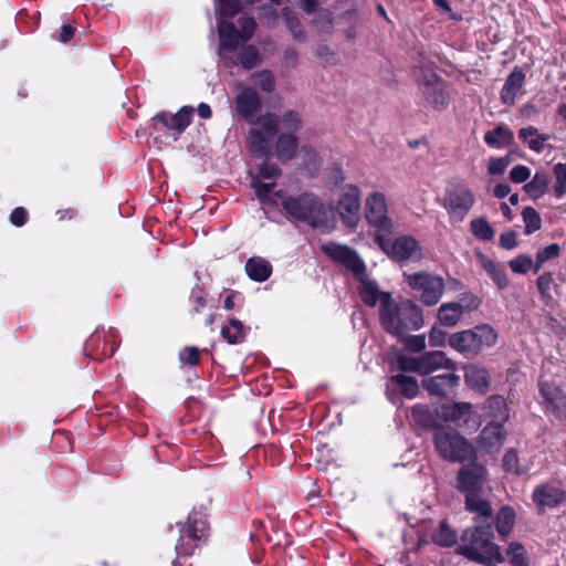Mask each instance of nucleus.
Instances as JSON below:
<instances>
[{
	"label": "nucleus",
	"instance_id": "69168bd1",
	"mask_svg": "<svg viewBox=\"0 0 566 566\" xmlns=\"http://www.w3.org/2000/svg\"><path fill=\"white\" fill-rule=\"evenodd\" d=\"M426 347V338L423 335H412L406 340V348L413 353H419Z\"/></svg>",
	"mask_w": 566,
	"mask_h": 566
},
{
	"label": "nucleus",
	"instance_id": "ea45409f",
	"mask_svg": "<svg viewBox=\"0 0 566 566\" xmlns=\"http://www.w3.org/2000/svg\"><path fill=\"white\" fill-rule=\"evenodd\" d=\"M352 190L353 188L349 187L348 191L342 195L337 203V211L349 228L354 227V196Z\"/></svg>",
	"mask_w": 566,
	"mask_h": 566
},
{
	"label": "nucleus",
	"instance_id": "864d4df0",
	"mask_svg": "<svg viewBox=\"0 0 566 566\" xmlns=\"http://www.w3.org/2000/svg\"><path fill=\"white\" fill-rule=\"evenodd\" d=\"M533 265V259L526 254H520L509 262V266L514 273L526 274Z\"/></svg>",
	"mask_w": 566,
	"mask_h": 566
},
{
	"label": "nucleus",
	"instance_id": "37998d69",
	"mask_svg": "<svg viewBox=\"0 0 566 566\" xmlns=\"http://www.w3.org/2000/svg\"><path fill=\"white\" fill-rule=\"evenodd\" d=\"M502 468L506 473L521 476L527 472L526 468L520 464V458L515 449L506 450L502 460Z\"/></svg>",
	"mask_w": 566,
	"mask_h": 566
},
{
	"label": "nucleus",
	"instance_id": "bb28decb",
	"mask_svg": "<svg viewBox=\"0 0 566 566\" xmlns=\"http://www.w3.org/2000/svg\"><path fill=\"white\" fill-rule=\"evenodd\" d=\"M478 260L499 290L503 291L510 285L507 273L502 264L496 263L483 253L478 254Z\"/></svg>",
	"mask_w": 566,
	"mask_h": 566
},
{
	"label": "nucleus",
	"instance_id": "39448f33",
	"mask_svg": "<svg viewBox=\"0 0 566 566\" xmlns=\"http://www.w3.org/2000/svg\"><path fill=\"white\" fill-rule=\"evenodd\" d=\"M497 340L499 333L493 326L479 324L471 329L451 334L448 344L452 349L469 358L478 356L485 347H494Z\"/></svg>",
	"mask_w": 566,
	"mask_h": 566
},
{
	"label": "nucleus",
	"instance_id": "4c0bfd02",
	"mask_svg": "<svg viewBox=\"0 0 566 566\" xmlns=\"http://www.w3.org/2000/svg\"><path fill=\"white\" fill-rule=\"evenodd\" d=\"M524 191L534 200L542 198L548 190V176L536 171L532 180L524 185Z\"/></svg>",
	"mask_w": 566,
	"mask_h": 566
},
{
	"label": "nucleus",
	"instance_id": "b1692460",
	"mask_svg": "<svg viewBox=\"0 0 566 566\" xmlns=\"http://www.w3.org/2000/svg\"><path fill=\"white\" fill-rule=\"evenodd\" d=\"M481 493L468 494L464 496V507L468 512L475 514L474 523H493V509L490 501L481 497Z\"/></svg>",
	"mask_w": 566,
	"mask_h": 566
},
{
	"label": "nucleus",
	"instance_id": "f704fd0d",
	"mask_svg": "<svg viewBox=\"0 0 566 566\" xmlns=\"http://www.w3.org/2000/svg\"><path fill=\"white\" fill-rule=\"evenodd\" d=\"M515 520L516 514L512 506H501L495 516V527L497 533L504 538L507 537L515 525Z\"/></svg>",
	"mask_w": 566,
	"mask_h": 566
},
{
	"label": "nucleus",
	"instance_id": "0eeeda50",
	"mask_svg": "<svg viewBox=\"0 0 566 566\" xmlns=\"http://www.w3.org/2000/svg\"><path fill=\"white\" fill-rule=\"evenodd\" d=\"M432 440L438 454L446 461L464 463L478 458L473 446L451 428H437Z\"/></svg>",
	"mask_w": 566,
	"mask_h": 566
},
{
	"label": "nucleus",
	"instance_id": "338daca9",
	"mask_svg": "<svg viewBox=\"0 0 566 566\" xmlns=\"http://www.w3.org/2000/svg\"><path fill=\"white\" fill-rule=\"evenodd\" d=\"M28 219V212L24 208L18 207L15 208L10 216V221L15 227H22Z\"/></svg>",
	"mask_w": 566,
	"mask_h": 566
},
{
	"label": "nucleus",
	"instance_id": "2f4dec72",
	"mask_svg": "<svg viewBox=\"0 0 566 566\" xmlns=\"http://www.w3.org/2000/svg\"><path fill=\"white\" fill-rule=\"evenodd\" d=\"M518 138L526 143L528 148L537 154L545 149V144L549 139V135L539 134L534 126L522 127L518 130Z\"/></svg>",
	"mask_w": 566,
	"mask_h": 566
},
{
	"label": "nucleus",
	"instance_id": "052dcab7",
	"mask_svg": "<svg viewBox=\"0 0 566 566\" xmlns=\"http://www.w3.org/2000/svg\"><path fill=\"white\" fill-rule=\"evenodd\" d=\"M531 176V170L524 165H516L510 171V179L515 184L525 182Z\"/></svg>",
	"mask_w": 566,
	"mask_h": 566
},
{
	"label": "nucleus",
	"instance_id": "cd10ccee",
	"mask_svg": "<svg viewBox=\"0 0 566 566\" xmlns=\"http://www.w3.org/2000/svg\"><path fill=\"white\" fill-rule=\"evenodd\" d=\"M411 417L415 423L423 430H432L434 432L437 428H443L438 413L432 412L428 406L415 405L411 409Z\"/></svg>",
	"mask_w": 566,
	"mask_h": 566
},
{
	"label": "nucleus",
	"instance_id": "603ef678",
	"mask_svg": "<svg viewBox=\"0 0 566 566\" xmlns=\"http://www.w3.org/2000/svg\"><path fill=\"white\" fill-rule=\"evenodd\" d=\"M281 124L282 128L286 130L285 134L295 135L296 132L301 128V119L297 113L293 111L285 112L281 119L279 118V125Z\"/></svg>",
	"mask_w": 566,
	"mask_h": 566
},
{
	"label": "nucleus",
	"instance_id": "a211bd4d",
	"mask_svg": "<svg viewBox=\"0 0 566 566\" xmlns=\"http://www.w3.org/2000/svg\"><path fill=\"white\" fill-rule=\"evenodd\" d=\"M467 298L469 300L467 305L459 302H449L440 305L438 310V321L441 326H455L462 318L465 310H476L481 304V300L476 295L470 294Z\"/></svg>",
	"mask_w": 566,
	"mask_h": 566
},
{
	"label": "nucleus",
	"instance_id": "dca6fc26",
	"mask_svg": "<svg viewBox=\"0 0 566 566\" xmlns=\"http://www.w3.org/2000/svg\"><path fill=\"white\" fill-rule=\"evenodd\" d=\"M387 212L384 193L374 192L366 199L365 217L367 222L376 229L377 233H391L392 221Z\"/></svg>",
	"mask_w": 566,
	"mask_h": 566
},
{
	"label": "nucleus",
	"instance_id": "c756f323",
	"mask_svg": "<svg viewBox=\"0 0 566 566\" xmlns=\"http://www.w3.org/2000/svg\"><path fill=\"white\" fill-rule=\"evenodd\" d=\"M483 139L489 147L499 149L513 144L514 133L504 124H500L494 129L488 130Z\"/></svg>",
	"mask_w": 566,
	"mask_h": 566
},
{
	"label": "nucleus",
	"instance_id": "e433bc0d",
	"mask_svg": "<svg viewBox=\"0 0 566 566\" xmlns=\"http://www.w3.org/2000/svg\"><path fill=\"white\" fill-rule=\"evenodd\" d=\"M441 412L443 420L455 422L467 416H471L473 413V405L471 402L442 405Z\"/></svg>",
	"mask_w": 566,
	"mask_h": 566
},
{
	"label": "nucleus",
	"instance_id": "6e6d98bb",
	"mask_svg": "<svg viewBox=\"0 0 566 566\" xmlns=\"http://www.w3.org/2000/svg\"><path fill=\"white\" fill-rule=\"evenodd\" d=\"M251 186L254 189L256 197L261 201H265L272 192L275 182H262L259 178H253Z\"/></svg>",
	"mask_w": 566,
	"mask_h": 566
},
{
	"label": "nucleus",
	"instance_id": "5701e85b",
	"mask_svg": "<svg viewBox=\"0 0 566 566\" xmlns=\"http://www.w3.org/2000/svg\"><path fill=\"white\" fill-rule=\"evenodd\" d=\"M525 73L520 66H515L505 78L504 85L500 92L501 102L506 106H513L516 96L525 83Z\"/></svg>",
	"mask_w": 566,
	"mask_h": 566
},
{
	"label": "nucleus",
	"instance_id": "0e129e2a",
	"mask_svg": "<svg viewBox=\"0 0 566 566\" xmlns=\"http://www.w3.org/2000/svg\"><path fill=\"white\" fill-rule=\"evenodd\" d=\"M560 248L557 243H552L537 251L536 255L539 261L547 262L548 260L556 259L559 256Z\"/></svg>",
	"mask_w": 566,
	"mask_h": 566
},
{
	"label": "nucleus",
	"instance_id": "6e6552de",
	"mask_svg": "<svg viewBox=\"0 0 566 566\" xmlns=\"http://www.w3.org/2000/svg\"><path fill=\"white\" fill-rule=\"evenodd\" d=\"M538 403L552 422L566 426V391L541 376L537 382Z\"/></svg>",
	"mask_w": 566,
	"mask_h": 566
},
{
	"label": "nucleus",
	"instance_id": "e2e57ef3",
	"mask_svg": "<svg viewBox=\"0 0 566 566\" xmlns=\"http://www.w3.org/2000/svg\"><path fill=\"white\" fill-rule=\"evenodd\" d=\"M500 247L505 250H513L518 245L517 233L514 230L506 231L500 235Z\"/></svg>",
	"mask_w": 566,
	"mask_h": 566
},
{
	"label": "nucleus",
	"instance_id": "5fc2aeb1",
	"mask_svg": "<svg viewBox=\"0 0 566 566\" xmlns=\"http://www.w3.org/2000/svg\"><path fill=\"white\" fill-rule=\"evenodd\" d=\"M239 30L238 33L241 35L243 41H248L252 38L255 28L256 22L253 18L250 17H240L238 19Z\"/></svg>",
	"mask_w": 566,
	"mask_h": 566
},
{
	"label": "nucleus",
	"instance_id": "f03ea898",
	"mask_svg": "<svg viewBox=\"0 0 566 566\" xmlns=\"http://www.w3.org/2000/svg\"><path fill=\"white\" fill-rule=\"evenodd\" d=\"M459 553L470 560L492 565L504 560L494 542L493 523H474L461 535Z\"/></svg>",
	"mask_w": 566,
	"mask_h": 566
},
{
	"label": "nucleus",
	"instance_id": "a18cd8bd",
	"mask_svg": "<svg viewBox=\"0 0 566 566\" xmlns=\"http://www.w3.org/2000/svg\"><path fill=\"white\" fill-rule=\"evenodd\" d=\"M251 82L265 93H272L275 90V77L269 70L255 72L250 77Z\"/></svg>",
	"mask_w": 566,
	"mask_h": 566
},
{
	"label": "nucleus",
	"instance_id": "a19ab883",
	"mask_svg": "<svg viewBox=\"0 0 566 566\" xmlns=\"http://www.w3.org/2000/svg\"><path fill=\"white\" fill-rule=\"evenodd\" d=\"M458 534L447 522H441L432 533V542L442 547H451L457 543Z\"/></svg>",
	"mask_w": 566,
	"mask_h": 566
},
{
	"label": "nucleus",
	"instance_id": "4468645a",
	"mask_svg": "<svg viewBox=\"0 0 566 566\" xmlns=\"http://www.w3.org/2000/svg\"><path fill=\"white\" fill-rule=\"evenodd\" d=\"M356 282L358 283L357 291L361 302L369 307H374L380 303V308H382L385 295L389 293L380 291L378 283L368 276L365 262L357 254Z\"/></svg>",
	"mask_w": 566,
	"mask_h": 566
},
{
	"label": "nucleus",
	"instance_id": "58836bf2",
	"mask_svg": "<svg viewBox=\"0 0 566 566\" xmlns=\"http://www.w3.org/2000/svg\"><path fill=\"white\" fill-rule=\"evenodd\" d=\"M281 17L293 39L304 42L306 40V32L296 14L290 8H283L281 10Z\"/></svg>",
	"mask_w": 566,
	"mask_h": 566
},
{
	"label": "nucleus",
	"instance_id": "de8ad7c7",
	"mask_svg": "<svg viewBox=\"0 0 566 566\" xmlns=\"http://www.w3.org/2000/svg\"><path fill=\"white\" fill-rule=\"evenodd\" d=\"M522 218L525 223V234H532L541 229L542 219L535 208L525 207L522 211Z\"/></svg>",
	"mask_w": 566,
	"mask_h": 566
},
{
	"label": "nucleus",
	"instance_id": "c03bdc74",
	"mask_svg": "<svg viewBox=\"0 0 566 566\" xmlns=\"http://www.w3.org/2000/svg\"><path fill=\"white\" fill-rule=\"evenodd\" d=\"M238 65L241 64L243 69L251 70L260 62L259 50L251 44L243 45L239 52Z\"/></svg>",
	"mask_w": 566,
	"mask_h": 566
},
{
	"label": "nucleus",
	"instance_id": "79ce46f5",
	"mask_svg": "<svg viewBox=\"0 0 566 566\" xmlns=\"http://www.w3.org/2000/svg\"><path fill=\"white\" fill-rule=\"evenodd\" d=\"M470 228L473 235L482 241H490L495 234L493 227L484 217L471 220Z\"/></svg>",
	"mask_w": 566,
	"mask_h": 566
},
{
	"label": "nucleus",
	"instance_id": "680f3d73",
	"mask_svg": "<svg viewBox=\"0 0 566 566\" xmlns=\"http://www.w3.org/2000/svg\"><path fill=\"white\" fill-rule=\"evenodd\" d=\"M281 175V169L273 163L264 161L259 168V177L274 179Z\"/></svg>",
	"mask_w": 566,
	"mask_h": 566
},
{
	"label": "nucleus",
	"instance_id": "c9c22d12",
	"mask_svg": "<svg viewBox=\"0 0 566 566\" xmlns=\"http://www.w3.org/2000/svg\"><path fill=\"white\" fill-rule=\"evenodd\" d=\"M324 251L336 262L345 265V268L354 272V250L337 243H328L324 245Z\"/></svg>",
	"mask_w": 566,
	"mask_h": 566
},
{
	"label": "nucleus",
	"instance_id": "20e7f679",
	"mask_svg": "<svg viewBox=\"0 0 566 566\" xmlns=\"http://www.w3.org/2000/svg\"><path fill=\"white\" fill-rule=\"evenodd\" d=\"M284 211L293 219L303 221L314 229L328 231L331 229L328 209L314 193L304 192L289 196L282 200Z\"/></svg>",
	"mask_w": 566,
	"mask_h": 566
},
{
	"label": "nucleus",
	"instance_id": "1a4fd4ad",
	"mask_svg": "<svg viewBox=\"0 0 566 566\" xmlns=\"http://www.w3.org/2000/svg\"><path fill=\"white\" fill-rule=\"evenodd\" d=\"M474 203V193L465 184H451L446 188L442 206L451 220L463 221Z\"/></svg>",
	"mask_w": 566,
	"mask_h": 566
},
{
	"label": "nucleus",
	"instance_id": "f8f14e48",
	"mask_svg": "<svg viewBox=\"0 0 566 566\" xmlns=\"http://www.w3.org/2000/svg\"><path fill=\"white\" fill-rule=\"evenodd\" d=\"M388 233H376L375 242L392 260L402 262L409 260L419 250L418 241L411 235H401L391 240Z\"/></svg>",
	"mask_w": 566,
	"mask_h": 566
},
{
	"label": "nucleus",
	"instance_id": "9b49d317",
	"mask_svg": "<svg viewBox=\"0 0 566 566\" xmlns=\"http://www.w3.org/2000/svg\"><path fill=\"white\" fill-rule=\"evenodd\" d=\"M458 471L455 488L464 496L473 493H481L488 479L486 468L474 460H467Z\"/></svg>",
	"mask_w": 566,
	"mask_h": 566
},
{
	"label": "nucleus",
	"instance_id": "7c9ffc66",
	"mask_svg": "<svg viewBox=\"0 0 566 566\" xmlns=\"http://www.w3.org/2000/svg\"><path fill=\"white\" fill-rule=\"evenodd\" d=\"M247 275L255 282H264L272 274L271 263L261 256H252L245 262Z\"/></svg>",
	"mask_w": 566,
	"mask_h": 566
},
{
	"label": "nucleus",
	"instance_id": "bf43d9fd",
	"mask_svg": "<svg viewBox=\"0 0 566 566\" xmlns=\"http://www.w3.org/2000/svg\"><path fill=\"white\" fill-rule=\"evenodd\" d=\"M179 359L182 364L195 366L199 361V349L195 346L185 347L179 353Z\"/></svg>",
	"mask_w": 566,
	"mask_h": 566
},
{
	"label": "nucleus",
	"instance_id": "6ab92c4d",
	"mask_svg": "<svg viewBox=\"0 0 566 566\" xmlns=\"http://www.w3.org/2000/svg\"><path fill=\"white\" fill-rule=\"evenodd\" d=\"M192 114L193 108L191 106H184L174 115L167 112H159L153 117V122L155 128L160 124L163 127L180 134L190 125Z\"/></svg>",
	"mask_w": 566,
	"mask_h": 566
},
{
	"label": "nucleus",
	"instance_id": "09e8293b",
	"mask_svg": "<svg viewBox=\"0 0 566 566\" xmlns=\"http://www.w3.org/2000/svg\"><path fill=\"white\" fill-rule=\"evenodd\" d=\"M397 368L402 373H418L422 375L421 363L419 357H410L400 354L396 358Z\"/></svg>",
	"mask_w": 566,
	"mask_h": 566
},
{
	"label": "nucleus",
	"instance_id": "4be33fe9",
	"mask_svg": "<svg viewBox=\"0 0 566 566\" xmlns=\"http://www.w3.org/2000/svg\"><path fill=\"white\" fill-rule=\"evenodd\" d=\"M506 439L504 423L490 421L480 432L478 443L481 449L491 451L501 448Z\"/></svg>",
	"mask_w": 566,
	"mask_h": 566
},
{
	"label": "nucleus",
	"instance_id": "72a5a7b5",
	"mask_svg": "<svg viewBox=\"0 0 566 566\" xmlns=\"http://www.w3.org/2000/svg\"><path fill=\"white\" fill-rule=\"evenodd\" d=\"M298 142L293 134L279 135L275 144V153L279 160L286 163L291 160L297 150Z\"/></svg>",
	"mask_w": 566,
	"mask_h": 566
},
{
	"label": "nucleus",
	"instance_id": "a878e982",
	"mask_svg": "<svg viewBox=\"0 0 566 566\" xmlns=\"http://www.w3.org/2000/svg\"><path fill=\"white\" fill-rule=\"evenodd\" d=\"M484 412L492 422L505 423L510 418V408L502 395L490 396L484 403Z\"/></svg>",
	"mask_w": 566,
	"mask_h": 566
},
{
	"label": "nucleus",
	"instance_id": "4d7b16f0",
	"mask_svg": "<svg viewBox=\"0 0 566 566\" xmlns=\"http://www.w3.org/2000/svg\"><path fill=\"white\" fill-rule=\"evenodd\" d=\"M447 332L438 325L432 326L429 332V343L434 347H442L448 343Z\"/></svg>",
	"mask_w": 566,
	"mask_h": 566
},
{
	"label": "nucleus",
	"instance_id": "8fccbe9b",
	"mask_svg": "<svg viewBox=\"0 0 566 566\" xmlns=\"http://www.w3.org/2000/svg\"><path fill=\"white\" fill-rule=\"evenodd\" d=\"M507 555L510 556V563L513 566H528L526 551L521 543L512 542L509 545Z\"/></svg>",
	"mask_w": 566,
	"mask_h": 566
},
{
	"label": "nucleus",
	"instance_id": "412c9836",
	"mask_svg": "<svg viewBox=\"0 0 566 566\" xmlns=\"http://www.w3.org/2000/svg\"><path fill=\"white\" fill-rule=\"evenodd\" d=\"M464 381L470 389L484 395L490 390L492 378L485 367L470 364L464 367Z\"/></svg>",
	"mask_w": 566,
	"mask_h": 566
},
{
	"label": "nucleus",
	"instance_id": "13d9d810",
	"mask_svg": "<svg viewBox=\"0 0 566 566\" xmlns=\"http://www.w3.org/2000/svg\"><path fill=\"white\" fill-rule=\"evenodd\" d=\"M511 163L509 155L499 158H492L489 164V174L502 175Z\"/></svg>",
	"mask_w": 566,
	"mask_h": 566
},
{
	"label": "nucleus",
	"instance_id": "f3484780",
	"mask_svg": "<svg viewBox=\"0 0 566 566\" xmlns=\"http://www.w3.org/2000/svg\"><path fill=\"white\" fill-rule=\"evenodd\" d=\"M532 501L537 513L543 514L547 509H556L566 501V491L551 483H541L532 492Z\"/></svg>",
	"mask_w": 566,
	"mask_h": 566
},
{
	"label": "nucleus",
	"instance_id": "c85d7f7f",
	"mask_svg": "<svg viewBox=\"0 0 566 566\" xmlns=\"http://www.w3.org/2000/svg\"><path fill=\"white\" fill-rule=\"evenodd\" d=\"M422 375H428L439 368L454 369L453 361L443 352H427L420 356Z\"/></svg>",
	"mask_w": 566,
	"mask_h": 566
},
{
	"label": "nucleus",
	"instance_id": "423d86ee",
	"mask_svg": "<svg viewBox=\"0 0 566 566\" xmlns=\"http://www.w3.org/2000/svg\"><path fill=\"white\" fill-rule=\"evenodd\" d=\"M419 59L413 67L420 70L417 83L426 101L436 109L444 111L450 104V95L446 90L443 80L434 71V63L429 61L422 52L418 53Z\"/></svg>",
	"mask_w": 566,
	"mask_h": 566
},
{
	"label": "nucleus",
	"instance_id": "473e14b6",
	"mask_svg": "<svg viewBox=\"0 0 566 566\" xmlns=\"http://www.w3.org/2000/svg\"><path fill=\"white\" fill-rule=\"evenodd\" d=\"M536 287L539 293L541 300L545 305H551L553 303V290L557 295L560 294V286L555 282L552 272L542 273L536 280Z\"/></svg>",
	"mask_w": 566,
	"mask_h": 566
},
{
	"label": "nucleus",
	"instance_id": "2eb2a0df",
	"mask_svg": "<svg viewBox=\"0 0 566 566\" xmlns=\"http://www.w3.org/2000/svg\"><path fill=\"white\" fill-rule=\"evenodd\" d=\"M208 535L207 521L200 514L192 512L188 517V526L181 530V535L176 544L179 556L190 555L195 548V542L206 538Z\"/></svg>",
	"mask_w": 566,
	"mask_h": 566
},
{
	"label": "nucleus",
	"instance_id": "393cba45",
	"mask_svg": "<svg viewBox=\"0 0 566 566\" xmlns=\"http://www.w3.org/2000/svg\"><path fill=\"white\" fill-rule=\"evenodd\" d=\"M387 391L399 392L401 396L413 399L418 396L419 384L412 376L403 374L392 375L387 380Z\"/></svg>",
	"mask_w": 566,
	"mask_h": 566
},
{
	"label": "nucleus",
	"instance_id": "3c124183",
	"mask_svg": "<svg viewBox=\"0 0 566 566\" xmlns=\"http://www.w3.org/2000/svg\"><path fill=\"white\" fill-rule=\"evenodd\" d=\"M312 23L323 32H329L333 29V12L326 8H321L314 13Z\"/></svg>",
	"mask_w": 566,
	"mask_h": 566
},
{
	"label": "nucleus",
	"instance_id": "7ed1b4c3",
	"mask_svg": "<svg viewBox=\"0 0 566 566\" xmlns=\"http://www.w3.org/2000/svg\"><path fill=\"white\" fill-rule=\"evenodd\" d=\"M379 317L382 327L390 334L402 336L408 331H417L423 326V313L413 301L407 300L397 305L391 294L385 295Z\"/></svg>",
	"mask_w": 566,
	"mask_h": 566
},
{
	"label": "nucleus",
	"instance_id": "774afa93",
	"mask_svg": "<svg viewBox=\"0 0 566 566\" xmlns=\"http://www.w3.org/2000/svg\"><path fill=\"white\" fill-rule=\"evenodd\" d=\"M75 34V28L71 23H63L59 40L63 43L70 41Z\"/></svg>",
	"mask_w": 566,
	"mask_h": 566
},
{
	"label": "nucleus",
	"instance_id": "aec40b11",
	"mask_svg": "<svg viewBox=\"0 0 566 566\" xmlns=\"http://www.w3.org/2000/svg\"><path fill=\"white\" fill-rule=\"evenodd\" d=\"M460 384V377L454 371L440 374L422 379V387L430 395L447 397Z\"/></svg>",
	"mask_w": 566,
	"mask_h": 566
},
{
	"label": "nucleus",
	"instance_id": "9d476101",
	"mask_svg": "<svg viewBox=\"0 0 566 566\" xmlns=\"http://www.w3.org/2000/svg\"><path fill=\"white\" fill-rule=\"evenodd\" d=\"M406 276L409 286L415 291L421 292L420 301L424 305L433 306L441 300L446 287L441 276L424 271Z\"/></svg>",
	"mask_w": 566,
	"mask_h": 566
},
{
	"label": "nucleus",
	"instance_id": "ddd939ff",
	"mask_svg": "<svg viewBox=\"0 0 566 566\" xmlns=\"http://www.w3.org/2000/svg\"><path fill=\"white\" fill-rule=\"evenodd\" d=\"M219 32V48L218 54L224 67L231 69L238 65V60L234 56L239 42L242 40L232 22L220 19L218 22Z\"/></svg>",
	"mask_w": 566,
	"mask_h": 566
},
{
	"label": "nucleus",
	"instance_id": "49530a36",
	"mask_svg": "<svg viewBox=\"0 0 566 566\" xmlns=\"http://www.w3.org/2000/svg\"><path fill=\"white\" fill-rule=\"evenodd\" d=\"M221 335L229 344H237L243 339V324L235 318L229 321V324L223 326Z\"/></svg>",
	"mask_w": 566,
	"mask_h": 566
},
{
	"label": "nucleus",
	"instance_id": "f257e3e1",
	"mask_svg": "<svg viewBox=\"0 0 566 566\" xmlns=\"http://www.w3.org/2000/svg\"><path fill=\"white\" fill-rule=\"evenodd\" d=\"M237 113L249 124H260V127L251 128L248 133L247 144L251 154L263 157L269 154L270 143L279 132V116L266 112L260 115L262 99L255 88L243 87L234 96Z\"/></svg>",
	"mask_w": 566,
	"mask_h": 566
}]
</instances>
